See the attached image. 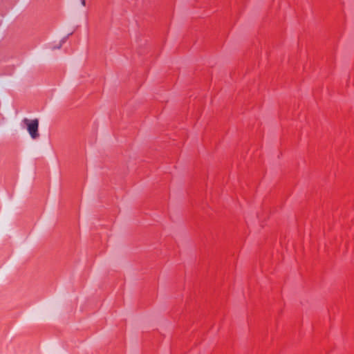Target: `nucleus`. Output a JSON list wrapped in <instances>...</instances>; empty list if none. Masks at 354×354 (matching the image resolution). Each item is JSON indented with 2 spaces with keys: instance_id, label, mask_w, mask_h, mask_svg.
<instances>
[{
  "instance_id": "nucleus-1",
  "label": "nucleus",
  "mask_w": 354,
  "mask_h": 354,
  "mask_svg": "<svg viewBox=\"0 0 354 354\" xmlns=\"http://www.w3.org/2000/svg\"><path fill=\"white\" fill-rule=\"evenodd\" d=\"M24 122L27 125L28 131L30 135V136L35 139L38 138L39 133H38V126H39V122L38 120H30L27 118H25L24 120Z\"/></svg>"
},
{
  "instance_id": "nucleus-2",
  "label": "nucleus",
  "mask_w": 354,
  "mask_h": 354,
  "mask_svg": "<svg viewBox=\"0 0 354 354\" xmlns=\"http://www.w3.org/2000/svg\"><path fill=\"white\" fill-rule=\"evenodd\" d=\"M82 4L84 6L86 5V0H82Z\"/></svg>"
}]
</instances>
